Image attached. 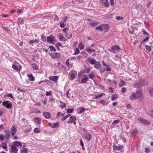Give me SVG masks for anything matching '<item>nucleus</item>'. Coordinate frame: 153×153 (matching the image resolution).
<instances>
[{
	"label": "nucleus",
	"mask_w": 153,
	"mask_h": 153,
	"mask_svg": "<svg viewBox=\"0 0 153 153\" xmlns=\"http://www.w3.org/2000/svg\"><path fill=\"white\" fill-rule=\"evenodd\" d=\"M146 84V82L145 80L143 79L139 82H137L135 83L134 85L135 88H140V87L145 85Z\"/></svg>",
	"instance_id": "obj_1"
},
{
	"label": "nucleus",
	"mask_w": 153,
	"mask_h": 153,
	"mask_svg": "<svg viewBox=\"0 0 153 153\" xmlns=\"http://www.w3.org/2000/svg\"><path fill=\"white\" fill-rule=\"evenodd\" d=\"M3 105L4 106H6V108L9 109H11L13 108L12 102L10 101H4L3 102Z\"/></svg>",
	"instance_id": "obj_2"
},
{
	"label": "nucleus",
	"mask_w": 153,
	"mask_h": 153,
	"mask_svg": "<svg viewBox=\"0 0 153 153\" xmlns=\"http://www.w3.org/2000/svg\"><path fill=\"white\" fill-rule=\"evenodd\" d=\"M49 55L51 58L53 59H58L60 57V54L56 52L51 53L49 54Z\"/></svg>",
	"instance_id": "obj_3"
},
{
	"label": "nucleus",
	"mask_w": 153,
	"mask_h": 153,
	"mask_svg": "<svg viewBox=\"0 0 153 153\" xmlns=\"http://www.w3.org/2000/svg\"><path fill=\"white\" fill-rule=\"evenodd\" d=\"M138 120L140 121V123L144 125H150L151 124L148 121L143 118L139 117L138 118Z\"/></svg>",
	"instance_id": "obj_4"
},
{
	"label": "nucleus",
	"mask_w": 153,
	"mask_h": 153,
	"mask_svg": "<svg viewBox=\"0 0 153 153\" xmlns=\"http://www.w3.org/2000/svg\"><path fill=\"white\" fill-rule=\"evenodd\" d=\"M137 97L138 98H142L143 96L142 94V91L140 89L139 90H137L136 91Z\"/></svg>",
	"instance_id": "obj_5"
},
{
	"label": "nucleus",
	"mask_w": 153,
	"mask_h": 153,
	"mask_svg": "<svg viewBox=\"0 0 153 153\" xmlns=\"http://www.w3.org/2000/svg\"><path fill=\"white\" fill-rule=\"evenodd\" d=\"M59 77L57 76H51L49 78V80L54 82H56L57 81Z\"/></svg>",
	"instance_id": "obj_6"
},
{
	"label": "nucleus",
	"mask_w": 153,
	"mask_h": 153,
	"mask_svg": "<svg viewBox=\"0 0 153 153\" xmlns=\"http://www.w3.org/2000/svg\"><path fill=\"white\" fill-rule=\"evenodd\" d=\"M76 120V117L74 115L71 116L69 120L67 122V123H74Z\"/></svg>",
	"instance_id": "obj_7"
},
{
	"label": "nucleus",
	"mask_w": 153,
	"mask_h": 153,
	"mask_svg": "<svg viewBox=\"0 0 153 153\" xmlns=\"http://www.w3.org/2000/svg\"><path fill=\"white\" fill-rule=\"evenodd\" d=\"M138 133V130L137 129H135L131 131V134L133 137H134Z\"/></svg>",
	"instance_id": "obj_8"
},
{
	"label": "nucleus",
	"mask_w": 153,
	"mask_h": 153,
	"mask_svg": "<svg viewBox=\"0 0 153 153\" xmlns=\"http://www.w3.org/2000/svg\"><path fill=\"white\" fill-rule=\"evenodd\" d=\"M12 136H13L16 132V129L15 126H13L10 131Z\"/></svg>",
	"instance_id": "obj_9"
},
{
	"label": "nucleus",
	"mask_w": 153,
	"mask_h": 153,
	"mask_svg": "<svg viewBox=\"0 0 153 153\" xmlns=\"http://www.w3.org/2000/svg\"><path fill=\"white\" fill-rule=\"evenodd\" d=\"M48 125L51 128H56L58 126V123H49L48 124Z\"/></svg>",
	"instance_id": "obj_10"
},
{
	"label": "nucleus",
	"mask_w": 153,
	"mask_h": 153,
	"mask_svg": "<svg viewBox=\"0 0 153 153\" xmlns=\"http://www.w3.org/2000/svg\"><path fill=\"white\" fill-rule=\"evenodd\" d=\"M102 31H105L108 28V26L106 24H101Z\"/></svg>",
	"instance_id": "obj_11"
},
{
	"label": "nucleus",
	"mask_w": 153,
	"mask_h": 153,
	"mask_svg": "<svg viewBox=\"0 0 153 153\" xmlns=\"http://www.w3.org/2000/svg\"><path fill=\"white\" fill-rule=\"evenodd\" d=\"M43 115L47 119H48L51 117V114L49 112H43Z\"/></svg>",
	"instance_id": "obj_12"
},
{
	"label": "nucleus",
	"mask_w": 153,
	"mask_h": 153,
	"mask_svg": "<svg viewBox=\"0 0 153 153\" xmlns=\"http://www.w3.org/2000/svg\"><path fill=\"white\" fill-rule=\"evenodd\" d=\"M94 67L97 69H100L101 65L100 61H97L94 65Z\"/></svg>",
	"instance_id": "obj_13"
},
{
	"label": "nucleus",
	"mask_w": 153,
	"mask_h": 153,
	"mask_svg": "<svg viewBox=\"0 0 153 153\" xmlns=\"http://www.w3.org/2000/svg\"><path fill=\"white\" fill-rule=\"evenodd\" d=\"M87 61L88 62L91 64L94 65L97 62L95 60L92 59L90 57L87 59Z\"/></svg>",
	"instance_id": "obj_14"
},
{
	"label": "nucleus",
	"mask_w": 153,
	"mask_h": 153,
	"mask_svg": "<svg viewBox=\"0 0 153 153\" xmlns=\"http://www.w3.org/2000/svg\"><path fill=\"white\" fill-rule=\"evenodd\" d=\"M92 136L90 134L87 133L85 134V137L88 141H90L91 139Z\"/></svg>",
	"instance_id": "obj_15"
},
{
	"label": "nucleus",
	"mask_w": 153,
	"mask_h": 153,
	"mask_svg": "<svg viewBox=\"0 0 153 153\" xmlns=\"http://www.w3.org/2000/svg\"><path fill=\"white\" fill-rule=\"evenodd\" d=\"M18 151V149L16 147L12 145L11 148V152L12 153H17Z\"/></svg>",
	"instance_id": "obj_16"
},
{
	"label": "nucleus",
	"mask_w": 153,
	"mask_h": 153,
	"mask_svg": "<svg viewBox=\"0 0 153 153\" xmlns=\"http://www.w3.org/2000/svg\"><path fill=\"white\" fill-rule=\"evenodd\" d=\"M53 36H50L47 38V41L48 43H52L53 42Z\"/></svg>",
	"instance_id": "obj_17"
},
{
	"label": "nucleus",
	"mask_w": 153,
	"mask_h": 153,
	"mask_svg": "<svg viewBox=\"0 0 153 153\" xmlns=\"http://www.w3.org/2000/svg\"><path fill=\"white\" fill-rule=\"evenodd\" d=\"M34 121L36 123L39 124L41 123V119L39 117H35L33 118Z\"/></svg>",
	"instance_id": "obj_18"
},
{
	"label": "nucleus",
	"mask_w": 153,
	"mask_h": 153,
	"mask_svg": "<svg viewBox=\"0 0 153 153\" xmlns=\"http://www.w3.org/2000/svg\"><path fill=\"white\" fill-rule=\"evenodd\" d=\"M25 145H23L22 149L20 151V153H27V152L28 150L27 149L25 148Z\"/></svg>",
	"instance_id": "obj_19"
},
{
	"label": "nucleus",
	"mask_w": 153,
	"mask_h": 153,
	"mask_svg": "<svg viewBox=\"0 0 153 153\" xmlns=\"http://www.w3.org/2000/svg\"><path fill=\"white\" fill-rule=\"evenodd\" d=\"M12 145L16 147L19 146L21 145V143L20 142L15 141L13 142Z\"/></svg>",
	"instance_id": "obj_20"
},
{
	"label": "nucleus",
	"mask_w": 153,
	"mask_h": 153,
	"mask_svg": "<svg viewBox=\"0 0 153 153\" xmlns=\"http://www.w3.org/2000/svg\"><path fill=\"white\" fill-rule=\"evenodd\" d=\"M137 98V97L135 93L132 94L130 96V100H134L136 99Z\"/></svg>",
	"instance_id": "obj_21"
},
{
	"label": "nucleus",
	"mask_w": 153,
	"mask_h": 153,
	"mask_svg": "<svg viewBox=\"0 0 153 153\" xmlns=\"http://www.w3.org/2000/svg\"><path fill=\"white\" fill-rule=\"evenodd\" d=\"M113 149H115L117 151H120L122 149V146H117L116 145H114L113 146Z\"/></svg>",
	"instance_id": "obj_22"
},
{
	"label": "nucleus",
	"mask_w": 153,
	"mask_h": 153,
	"mask_svg": "<svg viewBox=\"0 0 153 153\" xmlns=\"http://www.w3.org/2000/svg\"><path fill=\"white\" fill-rule=\"evenodd\" d=\"M23 19L22 18L19 17L18 19L17 23L18 25L22 24L23 23Z\"/></svg>",
	"instance_id": "obj_23"
},
{
	"label": "nucleus",
	"mask_w": 153,
	"mask_h": 153,
	"mask_svg": "<svg viewBox=\"0 0 153 153\" xmlns=\"http://www.w3.org/2000/svg\"><path fill=\"white\" fill-rule=\"evenodd\" d=\"M119 97V96L117 94H114L111 97V100L114 101Z\"/></svg>",
	"instance_id": "obj_24"
},
{
	"label": "nucleus",
	"mask_w": 153,
	"mask_h": 153,
	"mask_svg": "<svg viewBox=\"0 0 153 153\" xmlns=\"http://www.w3.org/2000/svg\"><path fill=\"white\" fill-rule=\"evenodd\" d=\"M27 76L30 81H33L34 80V77L32 74H28Z\"/></svg>",
	"instance_id": "obj_25"
},
{
	"label": "nucleus",
	"mask_w": 153,
	"mask_h": 153,
	"mask_svg": "<svg viewBox=\"0 0 153 153\" xmlns=\"http://www.w3.org/2000/svg\"><path fill=\"white\" fill-rule=\"evenodd\" d=\"M111 48L113 50H120L119 47L117 45H113L111 47Z\"/></svg>",
	"instance_id": "obj_26"
},
{
	"label": "nucleus",
	"mask_w": 153,
	"mask_h": 153,
	"mask_svg": "<svg viewBox=\"0 0 153 153\" xmlns=\"http://www.w3.org/2000/svg\"><path fill=\"white\" fill-rule=\"evenodd\" d=\"M39 42V40L38 39L31 40H30L29 42V43L32 44L33 43H38Z\"/></svg>",
	"instance_id": "obj_27"
},
{
	"label": "nucleus",
	"mask_w": 153,
	"mask_h": 153,
	"mask_svg": "<svg viewBox=\"0 0 153 153\" xmlns=\"http://www.w3.org/2000/svg\"><path fill=\"white\" fill-rule=\"evenodd\" d=\"M97 22H91L90 23V25L92 27H94L98 24Z\"/></svg>",
	"instance_id": "obj_28"
},
{
	"label": "nucleus",
	"mask_w": 153,
	"mask_h": 153,
	"mask_svg": "<svg viewBox=\"0 0 153 153\" xmlns=\"http://www.w3.org/2000/svg\"><path fill=\"white\" fill-rule=\"evenodd\" d=\"M88 80V78L87 77H85L82 79V83H85Z\"/></svg>",
	"instance_id": "obj_29"
},
{
	"label": "nucleus",
	"mask_w": 153,
	"mask_h": 153,
	"mask_svg": "<svg viewBox=\"0 0 153 153\" xmlns=\"http://www.w3.org/2000/svg\"><path fill=\"white\" fill-rule=\"evenodd\" d=\"M149 94L152 97H153V88H150L149 89Z\"/></svg>",
	"instance_id": "obj_30"
},
{
	"label": "nucleus",
	"mask_w": 153,
	"mask_h": 153,
	"mask_svg": "<svg viewBox=\"0 0 153 153\" xmlns=\"http://www.w3.org/2000/svg\"><path fill=\"white\" fill-rule=\"evenodd\" d=\"M90 68H86L84 70V71H82V73H88L89 71Z\"/></svg>",
	"instance_id": "obj_31"
},
{
	"label": "nucleus",
	"mask_w": 153,
	"mask_h": 153,
	"mask_svg": "<svg viewBox=\"0 0 153 153\" xmlns=\"http://www.w3.org/2000/svg\"><path fill=\"white\" fill-rule=\"evenodd\" d=\"M72 34H69V33H66L65 34V36L67 38L69 39L72 37Z\"/></svg>",
	"instance_id": "obj_32"
},
{
	"label": "nucleus",
	"mask_w": 153,
	"mask_h": 153,
	"mask_svg": "<svg viewBox=\"0 0 153 153\" xmlns=\"http://www.w3.org/2000/svg\"><path fill=\"white\" fill-rule=\"evenodd\" d=\"M49 47L51 51H56L54 47L52 45H50L49 46Z\"/></svg>",
	"instance_id": "obj_33"
},
{
	"label": "nucleus",
	"mask_w": 153,
	"mask_h": 153,
	"mask_svg": "<svg viewBox=\"0 0 153 153\" xmlns=\"http://www.w3.org/2000/svg\"><path fill=\"white\" fill-rule=\"evenodd\" d=\"M104 94H105L104 93H101V94H99L97 96H95V99H98L99 98H100L102 96H103Z\"/></svg>",
	"instance_id": "obj_34"
},
{
	"label": "nucleus",
	"mask_w": 153,
	"mask_h": 153,
	"mask_svg": "<svg viewBox=\"0 0 153 153\" xmlns=\"http://www.w3.org/2000/svg\"><path fill=\"white\" fill-rule=\"evenodd\" d=\"M78 109L79 111V113L81 114L85 110V108H84L80 107L78 108Z\"/></svg>",
	"instance_id": "obj_35"
},
{
	"label": "nucleus",
	"mask_w": 153,
	"mask_h": 153,
	"mask_svg": "<svg viewBox=\"0 0 153 153\" xmlns=\"http://www.w3.org/2000/svg\"><path fill=\"white\" fill-rule=\"evenodd\" d=\"M89 76L90 79H92L95 82V81L93 79L94 76L92 72H91L89 74Z\"/></svg>",
	"instance_id": "obj_36"
},
{
	"label": "nucleus",
	"mask_w": 153,
	"mask_h": 153,
	"mask_svg": "<svg viewBox=\"0 0 153 153\" xmlns=\"http://www.w3.org/2000/svg\"><path fill=\"white\" fill-rule=\"evenodd\" d=\"M78 47L80 50H82L84 48V46L82 43L80 42L79 44Z\"/></svg>",
	"instance_id": "obj_37"
},
{
	"label": "nucleus",
	"mask_w": 153,
	"mask_h": 153,
	"mask_svg": "<svg viewBox=\"0 0 153 153\" xmlns=\"http://www.w3.org/2000/svg\"><path fill=\"white\" fill-rule=\"evenodd\" d=\"M12 68L14 70L17 71H19L18 66H17L16 65H12Z\"/></svg>",
	"instance_id": "obj_38"
},
{
	"label": "nucleus",
	"mask_w": 153,
	"mask_h": 153,
	"mask_svg": "<svg viewBox=\"0 0 153 153\" xmlns=\"http://www.w3.org/2000/svg\"><path fill=\"white\" fill-rule=\"evenodd\" d=\"M49 99L52 102L54 103L55 102V99L53 97L52 95H51L50 97L49 98Z\"/></svg>",
	"instance_id": "obj_39"
},
{
	"label": "nucleus",
	"mask_w": 153,
	"mask_h": 153,
	"mask_svg": "<svg viewBox=\"0 0 153 153\" xmlns=\"http://www.w3.org/2000/svg\"><path fill=\"white\" fill-rule=\"evenodd\" d=\"M125 83L126 82L124 81L123 80H121L119 84V86L120 87H121L124 85Z\"/></svg>",
	"instance_id": "obj_40"
},
{
	"label": "nucleus",
	"mask_w": 153,
	"mask_h": 153,
	"mask_svg": "<svg viewBox=\"0 0 153 153\" xmlns=\"http://www.w3.org/2000/svg\"><path fill=\"white\" fill-rule=\"evenodd\" d=\"M1 146L2 147L4 150H5L6 151H7L6 150L7 148V145L6 144L4 143H2L1 145Z\"/></svg>",
	"instance_id": "obj_41"
},
{
	"label": "nucleus",
	"mask_w": 153,
	"mask_h": 153,
	"mask_svg": "<svg viewBox=\"0 0 153 153\" xmlns=\"http://www.w3.org/2000/svg\"><path fill=\"white\" fill-rule=\"evenodd\" d=\"M34 132L35 133H38L40 132V130L39 128H34Z\"/></svg>",
	"instance_id": "obj_42"
},
{
	"label": "nucleus",
	"mask_w": 153,
	"mask_h": 153,
	"mask_svg": "<svg viewBox=\"0 0 153 153\" xmlns=\"http://www.w3.org/2000/svg\"><path fill=\"white\" fill-rule=\"evenodd\" d=\"M105 6L106 7H109V4L108 3V0H106L104 3Z\"/></svg>",
	"instance_id": "obj_43"
},
{
	"label": "nucleus",
	"mask_w": 153,
	"mask_h": 153,
	"mask_svg": "<svg viewBox=\"0 0 153 153\" xmlns=\"http://www.w3.org/2000/svg\"><path fill=\"white\" fill-rule=\"evenodd\" d=\"M79 50L78 48H76L74 51V55H77L79 53Z\"/></svg>",
	"instance_id": "obj_44"
},
{
	"label": "nucleus",
	"mask_w": 153,
	"mask_h": 153,
	"mask_svg": "<svg viewBox=\"0 0 153 153\" xmlns=\"http://www.w3.org/2000/svg\"><path fill=\"white\" fill-rule=\"evenodd\" d=\"M41 39L42 40V41L44 42H45L47 40V38L46 37L43 35L41 36Z\"/></svg>",
	"instance_id": "obj_45"
},
{
	"label": "nucleus",
	"mask_w": 153,
	"mask_h": 153,
	"mask_svg": "<svg viewBox=\"0 0 153 153\" xmlns=\"http://www.w3.org/2000/svg\"><path fill=\"white\" fill-rule=\"evenodd\" d=\"M32 68L33 69L35 70H37L38 69V67L37 65L35 64H32Z\"/></svg>",
	"instance_id": "obj_46"
},
{
	"label": "nucleus",
	"mask_w": 153,
	"mask_h": 153,
	"mask_svg": "<svg viewBox=\"0 0 153 153\" xmlns=\"http://www.w3.org/2000/svg\"><path fill=\"white\" fill-rule=\"evenodd\" d=\"M46 96H51L52 95V92L51 91H46Z\"/></svg>",
	"instance_id": "obj_47"
},
{
	"label": "nucleus",
	"mask_w": 153,
	"mask_h": 153,
	"mask_svg": "<svg viewBox=\"0 0 153 153\" xmlns=\"http://www.w3.org/2000/svg\"><path fill=\"white\" fill-rule=\"evenodd\" d=\"M70 116H71V114H68V115H66L65 116L62 118L61 119V120L62 121H63L65 120V119H67L68 117H70Z\"/></svg>",
	"instance_id": "obj_48"
},
{
	"label": "nucleus",
	"mask_w": 153,
	"mask_h": 153,
	"mask_svg": "<svg viewBox=\"0 0 153 153\" xmlns=\"http://www.w3.org/2000/svg\"><path fill=\"white\" fill-rule=\"evenodd\" d=\"M146 50L148 51H151V48L149 46L146 45L145 46Z\"/></svg>",
	"instance_id": "obj_49"
},
{
	"label": "nucleus",
	"mask_w": 153,
	"mask_h": 153,
	"mask_svg": "<svg viewBox=\"0 0 153 153\" xmlns=\"http://www.w3.org/2000/svg\"><path fill=\"white\" fill-rule=\"evenodd\" d=\"M73 110H74L73 109H69L67 110V112L68 114L71 113L73 111Z\"/></svg>",
	"instance_id": "obj_50"
},
{
	"label": "nucleus",
	"mask_w": 153,
	"mask_h": 153,
	"mask_svg": "<svg viewBox=\"0 0 153 153\" xmlns=\"http://www.w3.org/2000/svg\"><path fill=\"white\" fill-rule=\"evenodd\" d=\"M96 30H100V31H102V26L101 24L98 27H96L95 28Z\"/></svg>",
	"instance_id": "obj_51"
},
{
	"label": "nucleus",
	"mask_w": 153,
	"mask_h": 153,
	"mask_svg": "<svg viewBox=\"0 0 153 153\" xmlns=\"http://www.w3.org/2000/svg\"><path fill=\"white\" fill-rule=\"evenodd\" d=\"M10 135L9 133H7L6 134L4 138L7 139V140H9L10 139Z\"/></svg>",
	"instance_id": "obj_52"
},
{
	"label": "nucleus",
	"mask_w": 153,
	"mask_h": 153,
	"mask_svg": "<svg viewBox=\"0 0 153 153\" xmlns=\"http://www.w3.org/2000/svg\"><path fill=\"white\" fill-rule=\"evenodd\" d=\"M149 39V37H147L146 38H145L141 42V43H143L144 42H146V41H148Z\"/></svg>",
	"instance_id": "obj_53"
},
{
	"label": "nucleus",
	"mask_w": 153,
	"mask_h": 153,
	"mask_svg": "<svg viewBox=\"0 0 153 153\" xmlns=\"http://www.w3.org/2000/svg\"><path fill=\"white\" fill-rule=\"evenodd\" d=\"M142 31L143 32V34L145 35H146V36H147V35H149V33L146 32V30H145V29H143L142 30Z\"/></svg>",
	"instance_id": "obj_54"
},
{
	"label": "nucleus",
	"mask_w": 153,
	"mask_h": 153,
	"mask_svg": "<svg viewBox=\"0 0 153 153\" xmlns=\"http://www.w3.org/2000/svg\"><path fill=\"white\" fill-rule=\"evenodd\" d=\"M120 120H115L112 123L113 125H115L119 123Z\"/></svg>",
	"instance_id": "obj_55"
},
{
	"label": "nucleus",
	"mask_w": 153,
	"mask_h": 153,
	"mask_svg": "<svg viewBox=\"0 0 153 153\" xmlns=\"http://www.w3.org/2000/svg\"><path fill=\"white\" fill-rule=\"evenodd\" d=\"M95 83V85H96L98 86V87H103V86L102 85H101L100 84V83H98V82H96V81L95 82H94Z\"/></svg>",
	"instance_id": "obj_56"
},
{
	"label": "nucleus",
	"mask_w": 153,
	"mask_h": 153,
	"mask_svg": "<svg viewBox=\"0 0 153 153\" xmlns=\"http://www.w3.org/2000/svg\"><path fill=\"white\" fill-rule=\"evenodd\" d=\"M105 101L103 100H102L100 101V103L104 106L105 105Z\"/></svg>",
	"instance_id": "obj_57"
},
{
	"label": "nucleus",
	"mask_w": 153,
	"mask_h": 153,
	"mask_svg": "<svg viewBox=\"0 0 153 153\" xmlns=\"http://www.w3.org/2000/svg\"><path fill=\"white\" fill-rule=\"evenodd\" d=\"M59 39L61 40L63 39V36L62 34H61L59 35Z\"/></svg>",
	"instance_id": "obj_58"
},
{
	"label": "nucleus",
	"mask_w": 153,
	"mask_h": 153,
	"mask_svg": "<svg viewBox=\"0 0 153 153\" xmlns=\"http://www.w3.org/2000/svg\"><path fill=\"white\" fill-rule=\"evenodd\" d=\"M116 19L118 20H123V18L120 16H117L116 17Z\"/></svg>",
	"instance_id": "obj_59"
},
{
	"label": "nucleus",
	"mask_w": 153,
	"mask_h": 153,
	"mask_svg": "<svg viewBox=\"0 0 153 153\" xmlns=\"http://www.w3.org/2000/svg\"><path fill=\"white\" fill-rule=\"evenodd\" d=\"M4 137L3 135H0V140H3L4 139Z\"/></svg>",
	"instance_id": "obj_60"
},
{
	"label": "nucleus",
	"mask_w": 153,
	"mask_h": 153,
	"mask_svg": "<svg viewBox=\"0 0 153 153\" xmlns=\"http://www.w3.org/2000/svg\"><path fill=\"white\" fill-rule=\"evenodd\" d=\"M66 105L65 104L63 103L62 105H60V106L61 107V108L62 109L64 108H65L66 107Z\"/></svg>",
	"instance_id": "obj_61"
},
{
	"label": "nucleus",
	"mask_w": 153,
	"mask_h": 153,
	"mask_svg": "<svg viewBox=\"0 0 153 153\" xmlns=\"http://www.w3.org/2000/svg\"><path fill=\"white\" fill-rule=\"evenodd\" d=\"M86 50L88 52H91L92 51V49L90 48H86Z\"/></svg>",
	"instance_id": "obj_62"
},
{
	"label": "nucleus",
	"mask_w": 153,
	"mask_h": 153,
	"mask_svg": "<svg viewBox=\"0 0 153 153\" xmlns=\"http://www.w3.org/2000/svg\"><path fill=\"white\" fill-rule=\"evenodd\" d=\"M111 70V68L109 67H107L106 68V71H109Z\"/></svg>",
	"instance_id": "obj_63"
},
{
	"label": "nucleus",
	"mask_w": 153,
	"mask_h": 153,
	"mask_svg": "<svg viewBox=\"0 0 153 153\" xmlns=\"http://www.w3.org/2000/svg\"><path fill=\"white\" fill-rule=\"evenodd\" d=\"M126 88H123L121 89L122 92L124 93L126 91Z\"/></svg>",
	"instance_id": "obj_64"
}]
</instances>
